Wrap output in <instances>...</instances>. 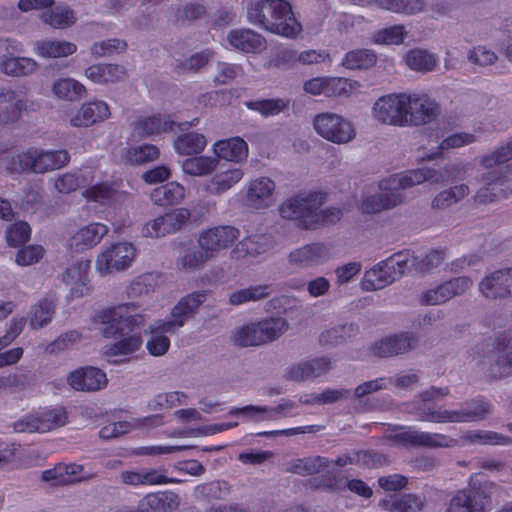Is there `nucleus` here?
<instances>
[{
	"label": "nucleus",
	"mask_w": 512,
	"mask_h": 512,
	"mask_svg": "<svg viewBox=\"0 0 512 512\" xmlns=\"http://www.w3.org/2000/svg\"><path fill=\"white\" fill-rule=\"evenodd\" d=\"M247 15L250 23L285 37H294L301 30L290 4L284 0L251 1Z\"/></svg>",
	"instance_id": "1"
},
{
	"label": "nucleus",
	"mask_w": 512,
	"mask_h": 512,
	"mask_svg": "<svg viewBox=\"0 0 512 512\" xmlns=\"http://www.w3.org/2000/svg\"><path fill=\"white\" fill-rule=\"evenodd\" d=\"M69 161L66 150L45 151L35 147L16 155L4 153L0 156V165L10 173H45L64 167Z\"/></svg>",
	"instance_id": "2"
},
{
	"label": "nucleus",
	"mask_w": 512,
	"mask_h": 512,
	"mask_svg": "<svg viewBox=\"0 0 512 512\" xmlns=\"http://www.w3.org/2000/svg\"><path fill=\"white\" fill-rule=\"evenodd\" d=\"M144 322L136 306L128 303L103 309L93 318V324L105 338L129 334L143 326Z\"/></svg>",
	"instance_id": "3"
},
{
	"label": "nucleus",
	"mask_w": 512,
	"mask_h": 512,
	"mask_svg": "<svg viewBox=\"0 0 512 512\" xmlns=\"http://www.w3.org/2000/svg\"><path fill=\"white\" fill-rule=\"evenodd\" d=\"M289 328L290 324L285 318L267 317L235 328L231 341L241 348L257 347L279 339Z\"/></svg>",
	"instance_id": "4"
},
{
	"label": "nucleus",
	"mask_w": 512,
	"mask_h": 512,
	"mask_svg": "<svg viewBox=\"0 0 512 512\" xmlns=\"http://www.w3.org/2000/svg\"><path fill=\"white\" fill-rule=\"evenodd\" d=\"M323 204V195L311 192L287 199L280 205L279 212L282 218L295 221L298 228L314 230L315 209L321 208Z\"/></svg>",
	"instance_id": "5"
},
{
	"label": "nucleus",
	"mask_w": 512,
	"mask_h": 512,
	"mask_svg": "<svg viewBox=\"0 0 512 512\" xmlns=\"http://www.w3.org/2000/svg\"><path fill=\"white\" fill-rule=\"evenodd\" d=\"M403 98V127L431 123L440 115V105L424 93H401Z\"/></svg>",
	"instance_id": "6"
},
{
	"label": "nucleus",
	"mask_w": 512,
	"mask_h": 512,
	"mask_svg": "<svg viewBox=\"0 0 512 512\" xmlns=\"http://www.w3.org/2000/svg\"><path fill=\"white\" fill-rule=\"evenodd\" d=\"M313 127L323 139L338 145L348 144L356 137L354 125L332 112L317 114L313 119Z\"/></svg>",
	"instance_id": "7"
},
{
	"label": "nucleus",
	"mask_w": 512,
	"mask_h": 512,
	"mask_svg": "<svg viewBox=\"0 0 512 512\" xmlns=\"http://www.w3.org/2000/svg\"><path fill=\"white\" fill-rule=\"evenodd\" d=\"M136 256V249L131 243L119 242L102 251L95 262L101 276L126 270Z\"/></svg>",
	"instance_id": "8"
},
{
	"label": "nucleus",
	"mask_w": 512,
	"mask_h": 512,
	"mask_svg": "<svg viewBox=\"0 0 512 512\" xmlns=\"http://www.w3.org/2000/svg\"><path fill=\"white\" fill-rule=\"evenodd\" d=\"M395 184L389 178L380 181L379 192L366 196L360 204V210L363 213L375 214L401 205L404 195L396 191Z\"/></svg>",
	"instance_id": "9"
},
{
	"label": "nucleus",
	"mask_w": 512,
	"mask_h": 512,
	"mask_svg": "<svg viewBox=\"0 0 512 512\" xmlns=\"http://www.w3.org/2000/svg\"><path fill=\"white\" fill-rule=\"evenodd\" d=\"M190 211L186 208H176L149 222L142 228L145 237L159 238L179 230L190 219Z\"/></svg>",
	"instance_id": "10"
},
{
	"label": "nucleus",
	"mask_w": 512,
	"mask_h": 512,
	"mask_svg": "<svg viewBox=\"0 0 512 512\" xmlns=\"http://www.w3.org/2000/svg\"><path fill=\"white\" fill-rule=\"evenodd\" d=\"M238 234L239 231L232 226H216L203 230L197 241L212 259L232 246Z\"/></svg>",
	"instance_id": "11"
},
{
	"label": "nucleus",
	"mask_w": 512,
	"mask_h": 512,
	"mask_svg": "<svg viewBox=\"0 0 512 512\" xmlns=\"http://www.w3.org/2000/svg\"><path fill=\"white\" fill-rule=\"evenodd\" d=\"M67 383L76 391L96 392L107 386L108 379L101 369L87 366L70 372Z\"/></svg>",
	"instance_id": "12"
},
{
	"label": "nucleus",
	"mask_w": 512,
	"mask_h": 512,
	"mask_svg": "<svg viewBox=\"0 0 512 512\" xmlns=\"http://www.w3.org/2000/svg\"><path fill=\"white\" fill-rule=\"evenodd\" d=\"M372 115L382 124L403 127L401 94H389L377 99L372 108Z\"/></svg>",
	"instance_id": "13"
},
{
	"label": "nucleus",
	"mask_w": 512,
	"mask_h": 512,
	"mask_svg": "<svg viewBox=\"0 0 512 512\" xmlns=\"http://www.w3.org/2000/svg\"><path fill=\"white\" fill-rule=\"evenodd\" d=\"M491 499L488 487L459 491L450 501V512H485Z\"/></svg>",
	"instance_id": "14"
},
{
	"label": "nucleus",
	"mask_w": 512,
	"mask_h": 512,
	"mask_svg": "<svg viewBox=\"0 0 512 512\" xmlns=\"http://www.w3.org/2000/svg\"><path fill=\"white\" fill-rule=\"evenodd\" d=\"M415 343L416 338L412 334H395L374 342L371 352L380 358L394 357L411 351Z\"/></svg>",
	"instance_id": "15"
},
{
	"label": "nucleus",
	"mask_w": 512,
	"mask_h": 512,
	"mask_svg": "<svg viewBox=\"0 0 512 512\" xmlns=\"http://www.w3.org/2000/svg\"><path fill=\"white\" fill-rule=\"evenodd\" d=\"M288 262L297 268H309L320 265L329 259L328 248L321 243H312L294 249L288 254Z\"/></svg>",
	"instance_id": "16"
},
{
	"label": "nucleus",
	"mask_w": 512,
	"mask_h": 512,
	"mask_svg": "<svg viewBox=\"0 0 512 512\" xmlns=\"http://www.w3.org/2000/svg\"><path fill=\"white\" fill-rule=\"evenodd\" d=\"M395 275L393 266L388 263L386 258L365 271L360 287L369 292L384 289L397 281Z\"/></svg>",
	"instance_id": "17"
},
{
	"label": "nucleus",
	"mask_w": 512,
	"mask_h": 512,
	"mask_svg": "<svg viewBox=\"0 0 512 512\" xmlns=\"http://www.w3.org/2000/svg\"><path fill=\"white\" fill-rule=\"evenodd\" d=\"M275 182L269 177H259L252 180L246 192V200L254 209H264L274 202Z\"/></svg>",
	"instance_id": "18"
},
{
	"label": "nucleus",
	"mask_w": 512,
	"mask_h": 512,
	"mask_svg": "<svg viewBox=\"0 0 512 512\" xmlns=\"http://www.w3.org/2000/svg\"><path fill=\"white\" fill-rule=\"evenodd\" d=\"M110 114V109L106 102L101 100L86 102L71 117L70 124L73 127H89L108 119Z\"/></svg>",
	"instance_id": "19"
},
{
	"label": "nucleus",
	"mask_w": 512,
	"mask_h": 512,
	"mask_svg": "<svg viewBox=\"0 0 512 512\" xmlns=\"http://www.w3.org/2000/svg\"><path fill=\"white\" fill-rule=\"evenodd\" d=\"M84 196L89 201L101 205H112L124 202L128 194L120 190V184L117 181H104L86 189Z\"/></svg>",
	"instance_id": "20"
},
{
	"label": "nucleus",
	"mask_w": 512,
	"mask_h": 512,
	"mask_svg": "<svg viewBox=\"0 0 512 512\" xmlns=\"http://www.w3.org/2000/svg\"><path fill=\"white\" fill-rule=\"evenodd\" d=\"M229 44L245 53H259L266 48L264 37L251 29H234L227 35Z\"/></svg>",
	"instance_id": "21"
},
{
	"label": "nucleus",
	"mask_w": 512,
	"mask_h": 512,
	"mask_svg": "<svg viewBox=\"0 0 512 512\" xmlns=\"http://www.w3.org/2000/svg\"><path fill=\"white\" fill-rule=\"evenodd\" d=\"M210 259L198 242L197 244H183L179 251L177 267L180 271L192 273L203 269Z\"/></svg>",
	"instance_id": "22"
},
{
	"label": "nucleus",
	"mask_w": 512,
	"mask_h": 512,
	"mask_svg": "<svg viewBox=\"0 0 512 512\" xmlns=\"http://www.w3.org/2000/svg\"><path fill=\"white\" fill-rule=\"evenodd\" d=\"M180 497L172 491L149 493L139 502L142 512H173L179 508Z\"/></svg>",
	"instance_id": "23"
},
{
	"label": "nucleus",
	"mask_w": 512,
	"mask_h": 512,
	"mask_svg": "<svg viewBox=\"0 0 512 512\" xmlns=\"http://www.w3.org/2000/svg\"><path fill=\"white\" fill-rule=\"evenodd\" d=\"M87 79L96 84H109L123 81L127 77L124 66L113 63L93 64L85 69Z\"/></svg>",
	"instance_id": "24"
},
{
	"label": "nucleus",
	"mask_w": 512,
	"mask_h": 512,
	"mask_svg": "<svg viewBox=\"0 0 512 512\" xmlns=\"http://www.w3.org/2000/svg\"><path fill=\"white\" fill-rule=\"evenodd\" d=\"M210 291L207 289L193 291L179 299L171 309V316H177L185 324L189 319L194 318L199 307L206 302Z\"/></svg>",
	"instance_id": "25"
},
{
	"label": "nucleus",
	"mask_w": 512,
	"mask_h": 512,
	"mask_svg": "<svg viewBox=\"0 0 512 512\" xmlns=\"http://www.w3.org/2000/svg\"><path fill=\"white\" fill-rule=\"evenodd\" d=\"M330 369L331 361L328 358H315L291 367L287 378L293 381H305L320 377Z\"/></svg>",
	"instance_id": "26"
},
{
	"label": "nucleus",
	"mask_w": 512,
	"mask_h": 512,
	"mask_svg": "<svg viewBox=\"0 0 512 512\" xmlns=\"http://www.w3.org/2000/svg\"><path fill=\"white\" fill-rule=\"evenodd\" d=\"M109 232L108 226L101 223H90L80 228L71 238V247L76 251H84L96 246Z\"/></svg>",
	"instance_id": "27"
},
{
	"label": "nucleus",
	"mask_w": 512,
	"mask_h": 512,
	"mask_svg": "<svg viewBox=\"0 0 512 512\" xmlns=\"http://www.w3.org/2000/svg\"><path fill=\"white\" fill-rule=\"evenodd\" d=\"M512 445V438L489 430H471L463 433L460 440L450 438V447L459 444Z\"/></svg>",
	"instance_id": "28"
},
{
	"label": "nucleus",
	"mask_w": 512,
	"mask_h": 512,
	"mask_svg": "<svg viewBox=\"0 0 512 512\" xmlns=\"http://www.w3.org/2000/svg\"><path fill=\"white\" fill-rule=\"evenodd\" d=\"M390 439L405 446L436 447L442 445L440 440H445V437L417 431L411 427H401L399 432L390 436Z\"/></svg>",
	"instance_id": "29"
},
{
	"label": "nucleus",
	"mask_w": 512,
	"mask_h": 512,
	"mask_svg": "<svg viewBox=\"0 0 512 512\" xmlns=\"http://www.w3.org/2000/svg\"><path fill=\"white\" fill-rule=\"evenodd\" d=\"M34 53L45 59L68 57L77 51V45L67 40H39L33 45Z\"/></svg>",
	"instance_id": "30"
},
{
	"label": "nucleus",
	"mask_w": 512,
	"mask_h": 512,
	"mask_svg": "<svg viewBox=\"0 0 512 512\" xmlns=\"http://www.w3.org/2000/svg\"><path fill=\"white\" fill-rule=\"evenodd\" d=\"M213 152L216 158L240 162L245 160L248 155L247 143L240 137L219 140L213 144Z\"/></svg>",
	"instance_id": "31"
},
{
	"label": "nucleus",
	"mask_w": 512,
	"mask_h": 512,
	"mask_svg": "<svg viewBox=\"0 0 512 512\" xmlns=\"http://www.w3.org/2000/svg\"><path fill=\"white\" fill-rule=\"evenodd\" d=\"M13 49L10 48V54L0 60V70L4 74L12 77H25L34 74L39 64L29 57L12 56Z\"/></svg>",
	"instance_id": "32"
},
{
	"label": "nucleus",
	"mask_w": 512,
	"mask_h": 512,
	"mask_svg": "<svg viewBox=\"0 0 512 512\" xmlns=\"http://www.w3.org/2000/svg\"><path fill=\"white\" fill-rule=\"evenodd\" d=\"M273 246L271 237L261 234L241 240L232 253L236 258L258 257L268 252Z\"/></svg>",
	"instance_id": "33"
},
{
	"label": "nucleus",
	"mask_w": 512,
	"mask_h": 512,
	"mask_svg": "<svg viewBox=\"0 0 512 512\" xmlns=\"http://www.w3.org/2000/svg\"><path fill=\"white\" fill-rule=\"evenodd\" d=\"M492 405L484 400H473L458 410H450V422H476L491 414Z\"/></svg>",
	"instance_id": "34"
},
{
	"label": "nucleus",
	"mask_w": 512,
	"mask_h": 512,
	"mask_svg": "<svg viewBox=\"0 0 512 512\" xmlns=\"http://www.w3.org/2000/svg\"><path fill=\"white\" fill-rule=\"evenodd\" d=\"M425 499L416 494H398L380 502V506L388 512H420L424 508Z\"/></svg>",
	"instance_id": "35"
},
{
	"label": "nucleus",
	"mask_w": 512,
	"mask_h": 512,
	"mask_svg": "<svg viewBox=\"0 0 512 512\" xmlns=\"http://www.w3.org/2000/svg\"><path fill=\"white\" fill-rule=\"evenodd\" d=\"M509 174H512V163L505 167L494 168L483 177L489 187L495 193L497 201L507 198L512 194V186L509 183Z\"/></svg>",
	"instance_id": "36"
},
{
	"label": "nucleus",
	"mask_w": 512,
	"mask_h": 512,
	"mask_svg": "<svg viewBox=\"0 0 512 512\" xmlns=\"http://www.w3.org/2000/svg\"><path fill=\"white\" fill-rule=\"evenodd\" d=\"M25 107L23 100L15 91L3 88L0 90V122L12 123L21 116V111Z\"/></svg>",
	"instance_id": "37"
},
{
	"label": "nucleus",
	"mask_w": 512,
	"mask_h": 512,
	"mask_svg": "<svg viewBox=\"0 0 512 512\" xmlns=\"http://www.w3.org/2000/svg\"><path fill=\"white\" fill-rule=\"evenodd\" d=\"M332 465L331 460L323 456L299 458L287 464V471L300 476H310L328 470Z\"/></svg>",
	"instance_id": "38"
},
{
	"label": "nucleus",
	"mask_w": 512,
	"mask_h": 512,
	"mask_svg": "<svg viewBox=\"0 0 512 512\" xmlns=\"http://www.w3.org/2000/svg\"><path fill=\"white\" fill-rule=\"evenodd\" d=\"M239 168L228 169L214 174L205 185V190L212 195H221L234 187L243 178Z\"/></svg>",
	"instance_id": "39"
},
{
	"label": "nucleus",
	"mask_w": 512,
	"mask_h": 512,
	"mask_svg": "<svg viewBox=\"0 0 512 512\" xmlns=\"http://www.w3.org/2000/svg\"><path fill=\"white\" fill-rule=\"evenodd\" d=\"M90 264L88 261L78 262L68 267L62 274V281L71 286V293L76 297L84 295V289L88 282Z\"/></svg>",
	"instance_id": "40"
},
{
	"label": "nucleus",
	"mask_w": 512,
	"mask_h": 512,
	"mask_svg": "<svg viewBox=\"0 0 512 512\" xmlns=\"http://www.w3.org/2000/svg\"><path fill=\"white\" fill-rule=\"evenodd\" d=\"M488 376L500 380L512 375V350L498 349L488 356Z\"/></svg>",
	"instance_id": "41"
},
{
	"label": "nucleus",
	"mask_w": 512,
	"mask_h": 512,
	"mask_svg": "<svg viewBox=\"0 0 512 512\" xmlns=\"http://www.w3.org/2000/svg\"><path fill=\"white\" fill-rule=\"evenodd\" d=\"M219 160L212 156L193 155L182 162V171L193 177H204L215 172Z\"/></svg>",
	"instance_id": "42"
},
{
	"label": "nucleus",
	"mask_w": 512,
	"mask_h": 512,
	"mask_svg": "<svg viewBox=\"0 0 512 512\" xmlns=\"http://www.w3.org/2000/svg\"><path fill=\"white\" fill-rule=\"evenodd\" d=\"M358 333L359 326L356 323H344L323 331L319 336V341L323 346H337L352 339Z\"/></svg>",
	"instance_id": "43"
},
{
	"label": "nucleus",
	"mask_w": 512,
	"mask_h": 512,
	"mask_svg": "<svg viewBox=\"0 0 512 512\" xmlns=\"http://www.w3.org/2000/svg\"><path fill=\"white\" fill-rule=\"evenodd\" d=\"M207 145L206 137L197 132L184 133L178 136L173 147L175 151L182 156H193L201 154Z\"/></svg>",
	"instance_id": "44"
},
{
	"label": "nucleus",
	"mask_w": 512,
	"mask_h": 512,
	"mask_svg": "<svg viewBox=\"0 0 512 512\" xmlns=\"http://www.w3.org/2000/svg\"><path fill=\"white\" fill-rule=\"evenodd\" d=\"M40 19L44 24L55 29L71 27L77 21L74 10L67 5H60L55 9L43 11Z\"/></svg>",
	"instance_id": "45"
},
{
	"label": "nucleus",
	"mask_w": 512,
	"mask_h": 512,
	"mask_svg": "<svg viewBox=\"0 0 512 512\" xmlns=\"http://www.w3.org/2000/svg\"><path fill=\"white\" fill-rule=\"evenodd\" d=\"M273 292V288L268 284L251 285L249 287L236 290L229 294V304L238 306L248 302H256L268 298Z\"/></svg>",
	"instance_id": "46"
},
{
	"label": "nucleus",
	"mask_w": 512,
	"mask_h": 512,
	"mask_svg": "<svg viewBox=\"0 0 512 512\" xmlns=\"http://www.w3.org/2000/svg\"><path fill=\"white\" fill-rule=\"evenodd\" d=\"M185 197V189L177 182H169L153 189L150 194L151 201L159 206L174 205Z\"/></svg>",
	"instance_id": "47"
},
{
	"label": "nucleus",
	"mask_w": 512,
	"mask_h": 512,
	"mask_svg": "<svg viewBox=\"0 0 512 512\" xmlns=\"http://www.w3.org/2000/svg\"><path fill=\"white\" fill-rule=\"evenodd\" d=\"M445 251L432 249L426 254L414 255L411 253V268L419 274L433 273L445 261Z\"/></svg>",
	"instance_id": "48"
},
{
	"label": "nucleus",
	"mask_w": 512,
	"mask_h": 512,
	"mask_svg": "<svg viewBox=\"0 0 512 512\" xmlns=\"http://www.w3.org/2000/svg\"><path fill=\"white\" fill-rule=\"evenodd\" d=\"M159 156V148L151 144L129 147L122 152V160L124 163L132 166L155 161Z\"/></svg>",
	"instance_id": "49"
},
{
	"label": "nucleus",
	"mask_w": 512,
	"mask_h": 512,
	"mask_svg": "<svg viewBox=\"0 0 512 512\" xmlns=\"http://www.w3.org/2000/svg\"><path fill=\"white\" fill-rule=\"evenodd\" d=\"M501 269L485 276L479 283L480 293L487 299H506L507 293Z\"/></svg>",
	"instance_id": "50"
},
{
	"label": "nucleus",
	"mask_w": 512,
	"mask_h": 512,
	"mask_svg": "<svg viewBox=\"0 0 512 512\" xmlns=\"http://www.w3.org/2000/svg\"><path fill=\"white\" fill-rule=\"evenodd\" d=\"M52 92L58 99L73 102L83 97L86 88L73 78H62L53 83Z\"/></svg>",
	"instance_id": "51"
},
{
	"label": "nucleus",
	"mask_w": 512,
	"mask_h": 512,
	"mask_svg": "<svg viewBox=\"0 0 512 512\" xmlns=\"http://www.w3.org/2000/svg\"><path fill=\"white\" fill-rule=\"evenodd\" d=\"M404 59L410 69L421 73L434 70L438 62L435 54L423 49L409 50Z\"/></svg>",
	"instance_id": "52"
},
{
	"label": "nucleus",
	"mask_w": 512,
	"mask_h": 512,
	"mask_svg": "<svg viewBox=\"0 0 512 512\" xmlns=\"http://www.w3.org/2000/svg\"><path fill=\"white\" fill-rule=\"evenodd\" d=\"M175 122L161 116H151L137 121L136 129L140 136L148 137L174 130Z\"/></svg>",
	"instance_id": "53"
},
{
	"label": "nucleus",
	"mask_w": 512,
	"mask_h": 512,
	"mask_svg": "<svg viewBox=\"0 0 512 512\" xmlns=\"http://www.w3.org/2000/svg\"><path fill=\"white\" fill-rule=\"evenodd\" d=\"M377 56L372 50L356 49L349 51L342 60V65L350 70L369 69L376 64Z\"/></svg>",
	"instance_id": "54"
},
{
	"label": "nucleus",
	"mask_w": 512,
	"mask_h": 512,
	"mask_svg": "<svg viewBox=\"0 0 512 512\" xmlns=\"http://www.w3.org/2000/svg\"><path fill=\"white\" fill-rule=\"evenodd\" d=\"M128 48L124 39L110 38L94 42L90 47V53L94 58L111 57L114 54H122Z\"/></svg>",
	"instance_id": "55"
},
{
	"label": "nucleus",
	"mask_w": 512,
	"mask_h": 512,
	"mask_svg": "<svg viewBox=\"0 0 512 512\" xmlns=\"http://www.w3.org/2000/svg\"><path fill=\"white\" fill-rule=\"evenodd\" d=\"M40 433L60 428L67 423L68 415L64 407H55L38 415Z\"/></svg>",
	"instance_id": "56"
},
{
	"label": "nucleus",
	"mask_w": 512,
	"mask_h": 512,
	"mask_svg": "<svg viewBox=\"0 0 512 512\" xmlns=\"http://www.w3.org/2000/svg\"><path fill=\"white\" fill-rule=\"evenodd\" d=\"M55 305L52 300L44 298L34 305L31 309L30 326L33 329H39L47 325L54 314Z\"/></svg>",
	"instance_id": "57"
},
{
	"label": "nucleus",
	"mask_w": 512,
	"mask_h": 512,
	"mask_svg": "<svg viewBox=\"0 0 512 512\" xmlns=\"http://www.w3.org/2000/svg\"><path fill=\"white\" fill-rule=\"evenodd\" d=\"M142 344V338L139 334H134L111 345H107L104 350V355L107 357H114L118 355H128L137 351Z\"/></svg>",
	"instance_id": "58"
},
{
	"label": "nucleus",
	"mask_w": 512,
	"mask_h": 512,
	"mask_svg": "<svg viewBox=\"0 0 512 512\" xmlns=\"http://www.w3.org/2000/svg\"><path fill=\"white\" fill-rule=\"evenodd\" d=\"M244 105L265 117L277 115L288 107V103L280 98L247 101Z\"/></svg>",
	"instance_id": "59"
},
{
	"label": "nucleus",
	"mask_w": 512,
	"mask_h": 512,
	"mask_svg": "<svg viewBox=\"0 0 512 512\" xmlns=\"http://www.w3.org/2000/svg\"><path fill=\"white\" fill-rule=\"evenodd\" d=\"M406 35L404 25H394L377 31L373 41L377 44L398 45L403 42Z\"/></svg>",
	"instance_id": "60"
},
{
	"label": "nucleus",
	"mask_w": 512,
	"mask_h": 512,
	"mask_svg": "<svg viewBox=\"0 0 512 512\" xmlns=\"http://www.w3.org/2000/svg\"><path fill=\"white\" fill-rule=\"evenodd\" d=\"M214 57L211 49H204L192 54L188 59L180 62L177 68L181 71L198 72L204 68Z\"/></svg>",
	"instance_id": "61"
},
{
	"label": "nucleus",
	"mask_w": 512,
	"mask_h": 512,
	"mask_svg": "<svg viewBox=\"0 0 512 512\" xmlns=\"http://www.w3.org/2000/svg\"><path fill=\"white\" fill-rule=\"evenodd\" d=\"M195 493L197 496H200L207 500H220L228 496L229 487L225 482L212 481L197 486L195 488Z\"/></svg>",
	"instance_id": "62"
},
{
	"label": "nucleus",
	"mask_w": 512,
	"mask_h": 512,
	"mask_svg": "<svg viewBox=\"0 0 512 512\" xmlns=\"http://www.w3.org/2000/svg\"><path fill=\"white\" fill-rule=\"evenodd\" d=\"M216 69L217 72L212 79L216 86L227 85L238 76L242 75V67L237 64L218 62Z\"/></svg>",
	"instance_id": "63"
},
{
	"label": "nucleus",
	"mask_w": 512,
	"mask_h": 512,
	"mask_svg": "<svg viewBox=\"0 0 512 512\" xmlns=\"http://www.w3.org/2000/svg\"><path fill=\"white\" fill-rule=\"evenodd\" d=\"M512 159V140L507 142L506 145L499 147L494 152L481 158L480 163L485 168H492L497 165L502 167L501 164L508 162Z\"/></svg>",
	"instance_id": "64"
}]
</instances>
